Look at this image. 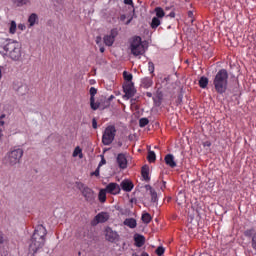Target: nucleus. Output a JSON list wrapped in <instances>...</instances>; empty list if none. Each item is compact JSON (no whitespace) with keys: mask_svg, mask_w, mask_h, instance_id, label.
Masks as SVG:
<instances>
[{"mask_svg":"<svg viewBox=\"0 0 256 256\" xmlns=\"http://www.w3.org/2000/svg\"><path fill=\"white\" fill-rule=\"evenodd\" d=\"M45 237H47V229L43 224L36 227L29 245L28 256H35L45 245Z\"/></svg>","mask_w":256,"mask_h":256,"instance_id":"1","label":"nucleus"},{"mask_svg":"<svg viewBox=\"0 0 256 256\" xmlns=\"http://www.w3.org/2000/svg\"><path fill=\"white\" fill-rule=\"evenodd\" d=\"M0 49L6 51V54L13 61H18L21 58V43L16 40L0 37Z\"/></svg>","mask_w":256,"mask_h":256,"instance_id":"2","label":"nucleus"},{"mask_svg":"<svg viewBox=\"0 0 256 256\" xmlns=\"http://www.w3.org/2000/svg\"><path fill=\"white\" fill-rule=\"evenodd\" d=\"M229 84V73L225 69L218 71L214 77L213 85L216 92L219 95H223L227 91V85Z\"/></svg>","mask_w":256,"mask_h":256,"instance_id":"3","label":"nucleus"},{"mask_svg":"<svg viewBox=\"0 0 256 256\" xmlns=\"http://www.w3.org/2000/svg\"><path fill=\"white\" fill-rule=\"evenodd\" d=\"M123 77H124V84L122 86V93L121 91H116L115 95L116 97H118V102L121 105H125V103H127V101H129V72L124 71L123 72Z\"/></svg>","mask_w":256,"mask_h":256,"instance_id":"4","label":"nucleus"},{"mask_svg":"<svg viewBox=\"0 0 256 256\" xmlns=\"http://www.w3.org/2000/svg\"><path fill=\"white\" fill-rule=\"evenodd\" d=\"M130 47L132 55L137 57L145 53V49H147L148 44L147 41H142L140 36H136L133 38Z\"/></svg>","mask_w":256,"mask_h":256,"instance_id":"5","label":"nucleus"},{"mask_svg":"<svg viewBox=\"0 0 256 256\" xmlns=\"http://www.w3.org/2000/svg\"><path fill=\"white\" fill-rule=\"evenodd\" d=\"M78 189L81 191L87 203H90V205L95 203V191H93V189L89 188V186H85L83 183L78 184Z\"/></svg>","mask_w":256,"mask_h":256,"instance_id":"6","label":"nucleus"},{"mask_svg":"<svg viewBox=\"0 0 256 256\" xmlns=\"http://www.w3.org/2000/svg\"><path fill=\"white\" fill-rule=\"evenodd\" d=\"M21 157H23V149L18 148L15 150H12L8 153L7 156V163L8 165H11V167L17 165L21 161Z\"/></svg>","mask_w":256,"mask_h":256,"instance_id":"7","label":"nucleus"},{"mask_svg":"<svg viewBox=\"0 0 256 256\" xmlns=\"http://www.w3.org/2000/svg\"><path fill=\"white\" fill-rule=\"evenodd\" d=\"M117 133V129L115 126H108L106 127L103 136H102V143L103 145H111L113 141H115V134Z\"/></svg>","mask_w":256,"mask_h":256,"instance_id":"8","label":"nucleus"},{"mask_svg":"<svg viewBox=\"0 0 256 256\" xmlns=\"http://www.w3.org/2000/svg\"><path fill=\"white\" fill-rule=\"evenodd\" d=\"M104 235L106 241H109V243H117L119 241V234L109 226L105 228Z\"/></svg>","mask_w":256,"mask_h":256,"instance_id":"9","label":"nucleus"},{"mask_svg":"<svg viewBox=\"0 0 256 256\" xmlns=\"http://www.w3.org/2000/svg\"><path fill=\"white\" fill-rule=\"evenodd\" d=\"M119 35L117 29H112L109 34H106L103 37L104 45L107 47H113V43H115V38Z\"/></svg>","mask_w":256,"mask_h":256,"instance_id":"10","label":"nucleus"},{"mask_svg":"<svg viewBox=\"0 0 256 256\" xmlns=\"http://www.w3.org/2000/svg\"><path fill=\"white\" fill-rule=\"evenodd\" d=\"M90 93V107L93 111H97L99 107L102 106L101 102L95 103V95H97V89L95 87H91L89 90Z\"/></svg>","mask_w":256,"mask_h":256,"instance_id":"11","label":"nucleus"},{"mask_svg":"<svg viewBox=\"0 0 256 256\" xmlns=\"http://www.w3.org/2000/svg\"><path fill=\"white\" fill-rule=\"evenodd\" d=\"M109 221V213L101 212L97 214L92 221V225H99V223H107Z\"/></svg>","mask_w":256,"mask_h":256,"instance_id":"12","label":"nucleus"},{"mask_svg":"<svg viewBox=\"0 0 256 256\" xmlns=\"http://www.w3.org/2000/svg\"><path fill=\"white\" fill-rule=\"evenodd\" d=\"M104 190H106V193H110L111 195L121 193V187L115 182L109 183Z\"/></svg>","mask_w":256,"mask_h":256,"instance_id":"13","label":"nucleus"},{"mask_svg":"<svg viewBox=\"0 0 256 256\" xmlns=\"http://www.w3.org/2000/svg\"><path fill=\"white\" fill-rule=\"evenodd\" d=\"M164 161L168 167L175 169L177 167V162H175V156L173 154H167L164 158Z\"/></svg>","mask_w":256,"mask_h":256,"instance_id":"14","label":"nucleus"},{"mask_svg":"<svg viewBox=\"0 0 256 256\" xmlns=\"http://www.w3.org/2000/svg\"><path fill=\"white\" fill-rule=\"evenodd\" d=\"M119 217L120 219H124L123 225H126L129 227V210L127 208H121L119 211Z\"/></svg>","mask_w":256,"mask_h":256,"instance_id":"15","label":"nucleus"},{"mask_svg":"<svg viewBox=\"0 0 256 256\" xmlns=\"http://www.w3.org/2000/svg\"><path fill=\"white\" fill-rule=\"evenodd\" d=\"M134 245L135 247H143L145 245V236L139 233L134 234Z\"/></svg>","mask_w":256,"mask_h":256,"instance_id":"16","label":"nucleus"},{"mask_svg":"<svg viewBox=\"0 0 256 256\" xmlns=\"http://www.w3.org/2000/svg\"><path fill=\"white\" fill-rule=\"evenodd\" d=\"M145 189L146 191H149L152 203H157V201H159V198L157 197V191H155L151 185H146Z\"/></svg>","mask_w":256,"mask_h":256,"instance_id":"17","label":"nucleus"},{"mask_svg":"<svg viewBox=\"0 0 256 256\" xmlns=\"http://www.w3.org/2000/svg\"><path fill=\"white\" fill-rule=\"evenodd\" d=\"M117 163L120 169H127V157H125V154H119L117 156Z\"/></svg>","mask_w":256,"mask_h":256,"instance_id":"18","label":"nucleus"},{"mask_svg":"<svg viewBox=\"0 0 256 256\" xmlns=\"http://www.w3.org/2000/svg\"><path fill=\"white\" fill-rule=\"evenodd\" d=\"M133 74H129V98L133 97L135 93H137V89H135V84H133Z\"/></svg>","mask_w":256,"mask_h":256,"instance_id":"19","label":"nucleus"},{"mask_svg":"<svg viewBox=\"0 0 256 256\" xmlns=\"http://www.w3.org/2000/svg\"><path fill=\"white\" fill-rule=\"evenodd\" d=\"M141 176L144 179V181H151V177L149 176V166L145 165L142 167Z\"/></svg>","mask_w":256,"mask_h":256,"instance_id":"20","label":"nucleus"},{"mask_svg":"<svg viewBox=\"0 0 256 256\" xmlns=\"http://www.w3.org/2000/svg\"><path fill=\"white\" fill-rule=\"evenodd\" d=\"M153 86V79L146 77L141 80V87L144 89H149V87Z\"/></svg>","mask_w":256,"mask_h":256,"instance_id":"21","label":"nucleus"},{"mask_svg":"<svg viewBox=\"0 0 256 256\" xmlns=\"http://www.w3.org/2000/svg\"><path fill=\"white\" fill-rule=\"evenodd\" d=\"M16 91H17L18 95L23 97V95H27V93H29V87L27 86V84H22L21 86H19L17 88Z\"/></svg>","mask_w":256,"mask_h":256,"instance_id":"22","label":"nucleus"},{"mask_svg":"<svg viewBox=\"0 0 256 256\" xmlns=\"http://www.w3.org/2000/svg\"><path fill=\"white\" fill-rule=\"evenodd\" d=\"M139 97L130 99V109L132 111H139Z\"/></svg>","mask_w":256,"mask_h":256,"instance_id":"23","label":"nucleus"},{"mask_svg":"<svg viewBox=\"0 0 256 256\" xmlns=\"http://www.w3.org/2000/svg\"><path fill=\"white\" fill-rule=\"evenodd\" d=\"M98 199L100 203H105L107 201V190L106 189H101L98 194Z\"/></svg>","mask_w":256,"mask_h":256,"instance_id":"24","label":"nucleus"},{"mask_svg":"<svg viewBox=\"0 0 256 256\" xmlns=\"http://www.w3.org/2000/svg\"><path fill=\"white\" fill-rule=\"evenodd\" d=\"M147 160L149 163H155V161H157V155L155 154V151H148Z\"/></svg>","mask_w":256,"mask_h":256,"instance_id":"25","label":"nucleus"},{"mask_svg":"<svg viewBox=\"0 0 256 256\" xmlns=\"http://www.w3.org/2000/svg\"><path fill=\"white\" fill-rule=\"evenodd\" d=\"M31 0H12L13 5L16 7H23V5H29Z\"/></svg>","mask_w":256,"mask_h":256,"instance_id":"26","label":"nucleus"},{"mask_svg":"<svg viewBox=\"0 0 256 256\" xmlns=\"http://www.w3.org/2000/svg\"><path fill=\"white\" fill-rule=\"evenodd\" d=\"M208 85H209V79L205 76H202L199 80V87H201V89H206Z\"/></svg>","mask_w":256,"mask_h":256,"instance_id":"27","label":"nucleus"},{"mask_svg":"<svg viewBox=\"0 0 256 256\" xmlns=\"http://www.w3.org/2000/svg\"><path fill=\"white\" fill-rule=\"evenodd\" d=\"M155 13H156V18L158 19H163V17H165V10H163V8L161 7H156L154 9Z\"/></svg>","mask_w":256,"mask_h":256,"instance_id":"28","label":"nucleus"},{"mask_svg":"<svg viewBox=\"0 0 256 256\" xmlns=\"http://www.w3.org/2000/svg\"><path fill=\"white\" fill-rule=\"evenodd\" d=\"M159 25H161V19L157 18V17H153L152 21L150 23L151 29H157V27H159Z\"/></svg>","mask_w":256,"mask_h":256,"instance_id":"29","label":"nucleus"},{"mask_svg":"<svg viewBox=\"0 0 256 256\" xmlns=\"http://www.w3.org/2000/svg\"><path fill=\"white\" fill-rule=\"evenodd\" d=\"M9 33L11 35H15V33H17V22L14 20H12L9 24Z\"/></svg>","mask_w":256,"mask_h":256,"instance_id":"30","label":"nucleus"},{"mask_svg":"<svg viewBox=\"0 0 256 256\" xmlns=\"http://www.w3.org/2000/svg\"><path fill=\"white\" fill-rule=\"evenodd\" d=\"M37 14L33 13L29 16L28 18V23L30 25V27H33L35 25V23H37Z\"/></svg>","mask_w":256,"mask_h":256,"instance_id":"31","label":"nucleus"},{"mask_svg":"<svg viewBox=\"0 0 256 256\" xmlns=\"http://www.w3.org/2000/svg\"><path fill=\"white\" fill-rule=\"evenodd\" d=\"M120 187L123 191H126V193H129V179H126L121 182Z\"/></svg>","mask_w":256,"mask_h":256,"instance_id":"32","label":"nucleus"},{"mask_svg":"<svg viewBox=\"0 0 256 256\" xmlns=\"http://www.w3.org/2000/svg\"><path fill=\"white\" fill-rule=\"evenodd\" d=\"M152 217H151V214H149V213H144L143 215H142V221H143V223H146V225H148V223L150 222V221H152Z\"/></svg>","mask_w":256,"mask_h":256,"instance_id":"33","label":"nucleus"},{"mask_svg":"<svg viewBox=\"0 0 256 256\" xmlns=\"http://www.w3.org/2000/svg\"><path fill=\"white\" fill-rule=\"evenodd\" d=\"M113 99H115V96L111 95L108 100L106 101V104L103 105V103H101V107L102 109H107V107H109L111 105V101H113Z\"/></svg>","mask_w":256,"mask_h":256,"instance_id":"34","label":"nucleus"},{"mask_svg":"<svg viewBox=\"0 0 256 256\" xmlns=\"http://www.w3.org/2000/svg\"><path fill=\"white\" fill-rule=\"evenodd\" d=\"M147 125H149V119L147 118H141L139 120V126L140 127H147Z\"/></svg>","mask_w":256,"mask_h":256,"instance_id":"35","label":"nucleus"},{"mask_svg":"<svg viewBox=\"0 0 256 256\" xmlns=\"http://www.w3.org/2000/svg\"><path fill=\"white\" fill-rule=\"evenodd\" d=\"M137 227V220L135 218H129V228L135 229Z\"/></svg>","mask_w":256,"mask_h":256,"instance_id":"36","label":"nucleus"},{"mask_svg":"<svg viewBox=\"0 0 256 256\" xmlns=\"http://www.w3.org/2000/svg\"><path fill=\"white\" fill-rule=\"evenodd\" d=\"M165 254V248L163 246H159L157 249H156V255L158 256H162Z\"/></svg>","mask_w":256,"mask_h":256,"instance_id":"37","label":"nucleus"},{"mask_svg":"<svg viewBox=\"0 0 256 256\" xmlns=\"http://www.w3.org/2000/svg\"><path fill=\"white\" fill-rule=\"evenodd\" d=\"M100 169H101V168L98 166L97 169H96L94 172H92V173L90 174V176H91V177H93V176H94V177H99V175H100Z\"/></svg>","mask_w":256,"mask_h":256,"instance_id":"38","label":"nucleus"},{"mask_svg":"<svg viewBox=\"0 0 256 256\" xmlns=\"http://www.w3.org/2000/svg\"><path fill=\"white\" fill-rule=\"evenodd\" d=\"M252 249L256 251V232L252 236Z\"/></svg>","mask_w":256,"mask_h":256,"instance_id":"39","label":"nucleus"},{"mask_svg":"<svg viewBox=\"0 0 256 256\" xmlns=\"http://www.w3.org/2000/svg\"><path fill=\"white\" fill-rule=\"evenodd\" d=\"M107 163V160H105V156L101 155V161L98 165V167H103V165H105Z\"/></svg>","mask_w":256,"mask_h":256,"instance_id":"40","label":"nucleus"},{"mask_svg":"<svg viewBox=\"0 0 256 256\" xmlns=\"http://www.w3.org/2000/svg\"><path fill=\"white\" fill-rule=\"evenodd\" d=\"M79 153H81V148L76 147L73 152V157H77L79 155Z\"/></svg>","mask_w":256,"mask_h":256,"instance_id":"41","label":"nucleus"},{"mask_svg":"<svg viewBox=\"0 0 256 256\" xmlns=\"http://www.w3.org/2000/svg\"><path fill=\"white\" fill-rule=\"evenodd\" d=\"M148 71H149L151 74L155 73V66H154V65H149V66H148Z\"/></svg>","mask_w":256,"mask_h":256,"instance_id":"42","label":"nucleus"},{"mask_svg":"<svg viewBox=\"0 0 256 256\" xmlns=\"http://www.w3.org/2000/svg\"><path fill=\"white\" fill-rule=\"evenodd\" d=\"M18 29L20 31H25V29H27V27L25 26V24H18Z\"/></svg>","mask_w":256,"mask_h":256,"instance_id":"43","label":"nucleus"},{"mask_svg":"<svg viewBox=\"0 0 256 256\" xmlns=\"http://www.w3.org/2000/svg\"><path fill=\"white\" fill-rule=\"evenodd\" d=\"M92 127L93 129H97V119L95 118L92 119Z\"/></svg>","mask_w":256,"mask_h":256,"instance_id":"44","label":"nucleus"},{"mask_svg":"<svg viewBox=\"0 0 256 256\" xmlns=\"http://www.w3.org/2000/svg\"><path fill=\"white\" fill-rule=\"evenodd\" d=\"M252 233H253V230H246V231L244 232V234H245L246 237H251Z\"/></svg>","mask_w":256,"mask_h":256,"instance_id":"45","label":"nucleus"},{"mask_svg":"<svg viewBox=\"0 0 256 256\" xmlns=\"http://www.w3.org/2000/svg\"><path fill=\"white\" fill-rule=\"evenodd\" d=\"M188 17H189L191 23H193V11H188Z\"/></svg>","mask_w":256,"mask_h":256,"instance_id":"46","label":"nucleus"},{"mask_svg":"<svg viewBox=\"0 0 256 256\" xmlns=\"http://www.w3.org/2000/svg\"><path fill=\"white\" fill-rule=\"evenodd\" d=\"M203 147H211V141L203 142Z\"/></svg>","mask_w":256,"mask_h":256,"instance_id":"47","label":"nucleus"},{"mask_svg":"<svg viewBox=\"0 0 256 256\" xmlns=\"http://www.w3.org/2000/svg\"><path fill=\"white\" fill-rule=\"evenodd\" d=\"M129 6L135 11V5L133 4V0H129Z\"/></svg>","mask_w":256,"mask_h":256,"instance_id":"48","label":"nucleus"},{"mask_svg":"<svg viewBox=\"0 0 256 256\" xmlns=\"http://www.w3.org/2000/svg\"><path fill=\"white\" fill-rule=\"evenodd\" d=\"M168 17H171V19H175V12H170Z\"/></svg>","mask_w":256,"mask_h":256,"instance_id":"49","label":"nucleus"},{"mask_svg":"<svg viewBox=\"0 0 256 256\" xmlns=\"http://www.w3.org/2000/svg\"><path fill=\"white\" fill-rule=\"evenodd\" d=\"M133 187H135V185H133V182H129V191L133 190Z\"/></svg>","mask_w":256,"mask_h":256,"instance_id":"50","label":"nucleus"},{"mask_svg":"<svg viewBox=\"0 0 256 256\" xmlns=\"http://www.w3.org/2000/svg\"><path fill=\"white\" fill-rule=\"evenodd\" d=\"M0 243L3 244L5 243V239L3 238V234L0 233Z\"/></svg>","mask_w":256,"mask_h":256,"instance_id":"51","label":"nucleus"},{"mask_svg":"<svg viewBox=\"0 0 256 256\" xmlns=\"http://www.w3.org/2000/svg\"><path fill=\"white\" fill-rule=\"evenodd\" d=\"M3 118H5V114H2V115L0 116V123H1V125H5V122H4V121H1Z\"/></svg>","mask_w":256,"mask_h":256,"instance_id":"52","label":"nucleus"},{"mask_svg":"<svg viewBox=\"0 0 256 256\" xmlns=\"http://www.w3.org/2000/svg\"><path fill=\"white\" fill-rule=\"evenodd\" d=\"M96 43H97V45H99V44L101 43V36H98V37L96 38Z\"/></svg>","mask_w":256,"mask_h":256,"instance_id":"53","label":"nucleus"},{"mask_svg":"<svg viewBox=\"0 0 256 256\" xmlns=\"http://www.w3.org/2000/svg\"><path fill=\"white\" fill-rule=\"evenodd\" d=\"M146 97H149V98L153 97V93H151V92H146Z\"/></svg>","mask_w":256,"mask_h":256,"instance_id":"54","label":"nucleus"},{"mask_svg":"<svg viewBox=\"0 0 256 256\" xmlns=\"http://www.w3.org/2000/svg\"><path fill=\"white\" fill-rule=\"evenodd\" d=\"M126 18H127V17H126L125 15H121V16H120V21H125Z\"/></svg>","mask_w":256,"mask_h":256,"instance_id":"55","label":"nucleus"},{"mask_svg":"<svg viewBox=\"0 0 256 256\" xmlns=\"http://www.w3.org/2000/svg\"><path fill=\"white\" fill-rule=\"evenodd\" d=\"M100 53H105V47H100Z\"/></svg>","mask_w":256,"mask_h":256,"instance_id":"56","label":"nucleus"},{"mask_svg":"<svg viewBox=\"0 0 256 256\" xmlns=\"http://www.w3.org/2000/svg\"><path fill=\"white\" fill-rule=\"evenodd\" d=\"M135 201H137V199H135V198L130 199L131 203H135Z\"/></svg>","mask_w":256,"mask_h":256,"instance_id":"57","label":"nucleus"},{"mask_svg":"<svg viewBox=\"0 0 256 256\" xmlns=\"http://www.w3.org/2000/svg\"><path fill=\"white\" fill-rule=\"evenodd\" d=\"M3 137V131L0 130V141H1V138Z\"/></svg>","mask_w":256,"mask_h":256,"instance_id":"58","label":"nucleus"},{"mask_svg":"<svg viewBox=\"0 0 256 256\" xmlns=\"http://www.w3.org/2000/svg\"><path fill=\"white\" fill-rule=\"evenodd\" d=\"M125 5H129V0H124Z\"/></svg>","mask_w":256,"mask_h":256,"instance_id":"59","label":"nucleus"},{"mask_svg":"<svg viewBox=\"0 0 256 256\" xmlns=\"http://www.w3.org/2000/svg\"><path fill=\"white\" fill-rule=\"evenodd\" d=\"M1 77H3L2 71H1V67H0V79Z\"/></svg>","mask_w":256,"mask_h":256,"instance_id":"60","label":"nucleus"},{"mask_svg":"<svg viewBox=\"0 0 256 256\" xmlns=\"http://www.w3.org/2000/svg\"><path fill=\"white\" fill-rule=\"evenodd\" d=\"M132 256H139L137 253H133Z\"/></svg>","mask_w":256,"mask_h":256,"instance_id":"61","label":"nucleus"},{"mask_svg":"<svg viewBox=\"0 0 256 256\" xmlns=\"http://www.w3.org/2000/svg\"><path fill=\"white\" fill-rule=\"evenodd\" d=\"M148 65H153V63L149 62Z\"/></svg>","mask_w":256,"mask_h":256,"instance_id":"62","label":"nucleus"},{"mask_svg":"<svg viewBox=\"0 0 256 256\" xmlns=\"http://www.w3.org/2000/svg\"><path fill=\"white\" fill-rule=\"evenodd\" d=\"M90 84L93 85V81H91Z\"/></svg>","mask_w":256,"mask_h":256,"instance_id":"63","label":"nucleus"},{"mask_svg":"<svg viewBox=\"0 0 256 256\" xmlns=\"http://www.w3.org/2000/svg\"><path fill=\"white\" fill-rule=\"evenodd\" d=\"M90 84L93 85V81H91Z\"/></svg>","mask_w":256,"mask_h":256,"instance_id":"64","label":"nucleus"}]
</instances>
